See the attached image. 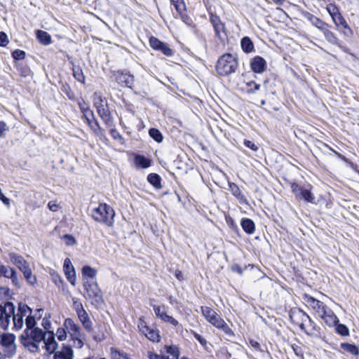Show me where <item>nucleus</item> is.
<instances>
[{
  "label": "nucleus",
  "instance_id": "obj_56",
  "mask_svg": "<svg viewBox=\"0 0 359 359\" xmlns=\"http://www.w3.org/2000/svg\"><path fill=\"white\" fill-rule=\"evenodd\" d=\"M243 144L246 147L254 151H257L259 149L258 146L256 144L248 140H245Z\"/></svg>",
  "mask_w": 359,
  "mask_h": 359
},
{
  "label": "nucleus",
  "instance_id": "obj_26",
  "mask_svg": "<svg viewBox=\"0 0 359 359\" xmlns=\"http://www.w3.org/2000/svg\"><path fill=\"white\" fill-rule=\"evenodd\" d=\"M330 26L327 24L326 26L322 29L321 32L323 33L325 39L332 45L339 46L340 42L336 34L329 29Z\"/></svg>",
  "mask_w": 359,
  "mask_h": 359
},
{
  "label": "nucleus",
  "instance_id": "obj_47",
  "mask_svg": "<svg viewBox=\"0 0 359 359\" xmlns=\"http://www.w3.org/2000/svg\"><path fill=\"white\" fill-rule=\"evenodd\" d=\"M8 278H10L11 280L12 284L15 285L17 287H20V283L19 278L17 276V272L15 269L11 270V272L10 273Z\"/></svg>",
  "mask_w": 359,
  "mask_h": 359
},
{
  "label": "nucleus",
  "instance_id": "obj_10",
  "mask_svg": "<svg viewBox=\"0 0 359 359\" xmlns=\"http://www.w3.org/2000/svg\"><path fill=\"white\" fill-rule=\"evenodd\" d=\"M64 326L70 335L76 340L79 346L82 347L83 342L81 340L82 334L79 326L72 318L65 319Z\"/></svg>",
  "mask_w": 359,
  "mask_h": 359
},
{
  "label": "nucleus",
  "instance_id": "obj_53",
  "mask_svg": "<svg viewBox=\"0 0 359 359\" xmlns=\"http://www.w3.org/2000/svg\"><path fill=\"white\" fill-rule=\"evenodd\" d=\"M12 57L16 60H23L25 57V52L22 50L16 49L12 52Z\"/></svg>",
  "mask_w": 359,
  "mask_h": 359
},
{
  "label": "nucleus",
  "instance_id": "obj_61",
  "mask_svg": "<svg viewBox=\"0 0 359 359\" xmlns=\"http://www.w3.org/2000/svg\"><path fill=\"white\" fill-rule=\"evenodd\" d=\"M219 329H222L226 334L229 336L233 334V331L225 322L223 323L222 326Z\"/></svg>",
  "mask_w": 359,
  "mask_h": 359
},
{
  "label": "nucleus",
  "instance_id": "obj_7",
  "mask_svg": "<svg viewBox=\"0 0 359 359\" xmlns=\"http://www.w3.org/2000/svg\"><path fill=\"white\" fill-rule=\"evenodd\" d=\"M164 349L168 355L158 354L152 351H148L147 356L149 359H179L180 351L177 346L166 345L165 346Z\"/></svg>",
  "mask_w": 359,
  "mask_h": 359
},
{
  "label": "nucleus",
  "instance_id": "obj_14",
  "mask_svg": "<svg viewBox=\"0 0 359 359\" xmlns=\"http://www.w3.org/2000/svg\"><path fill=\"white\" fill-rule=\"evenodd\" d=\"M76 312L78 316V318L81 323H82L83 327L88 332H91L93 330V323L90 320L88 313L85 311L81 304H79L76 307Z\"/></svg>",
  "mask_w": 359,
  "mask_h": 359
},
{
  "label": "nucleus",
  "instance_id": "obj_35",
  "mask_svg": "<svg viewBox=\"0 0 359 359\" xmlns=\"http://www.w3.org/2000/svg\"><path fill=\"white\" fill-rule=\"evenodd\" d=\"M72 71L74 79H76L79 82L84 83L85 76L81 68L79 66H74Z\"/></svg>",
  "mask_w": 359,
  "mask_h": 359
},
{
  "label": "nucleus",
  "instance_id": "obj_64",
  "mask_svg": "<svg viewBox=\"0 0 359 359\" xmlns=\"http://www.w3.org/2000/svg\"><path fill=\"white\" fill-rule=\"evenodd\" d=\"M0 201H1L5 205H10V199L4 196V194L1 191V189L0 188Z\"/></svg>",
  "mask_w": 359,
  "mask_h": 359
},
{
  "label": "nucleus",
  "instance_id": "obj_5",
  "mask_svg": "<svg viewBox=\"0 0 359 359\" xmlns=\"http://www.w3.org/2000/svg\"><path fill=\"white\" fill-rule=\"evenodd\" d=\"M15 337L13 334L6 333L0 335V355L11 357L15 353Z\"/></svg>",
  "mask_w": 359,
  "mask_h": 359
},
{
  "label": "nucleus",
  "instance_id": "obj_46",
  "mask_svg": "<svg viewBox=\"0 0 359 359\" xmlns=\"http://www.w3.org/2000/svg\"><path fill=\"white\" fill-rule=\"evenodd\" d=\"M158 50L162 52L165 55L168 57L172 56L174 54L172 49H171L169 46L164 42L162 43V45L159 47Z\"/></svg>",
  "mask_w": 359,
  "mask_h": 359
},
{
  "label": "nucleus",
  "instance_id": "obj_2",
  "mask_svg": "<svg viewBox=\"0 0 359 359\" xmlns=\"http://www.w3.org/2000/svg\"><path fill=\"white\" fill-rule=\"evenodd\" d=\"M238 59L231 53H225L217 60L215 69L218 75L226 76L238 69Z\"/></svg>",
  "mask_w": 359,
  "mask_h": 359
},
{
  "label": "nucleus",
  "instance_id": "obj_42",
  "mask_svg": "<svg viewBox=\"0 0 359 359\" xmlns=\"http://www.w3.org/2000/svg\"><path fill=\"white\" fill-rule=\"evenodd\" d=\"M36 324V321L35 319V317L32 316L31 313L25 319V325H26V329L30 330L32 329L35 328V325Z\"/></svg>",
  "mask_w": 359,
  "mask_h": 359
},
{
  "label": "nucleus",
  "instance_id": "obj_15",
  "mask_svg": "<svg viewBox=\"0 0 359 359\" xmlns=\"http://www.w3.org/2000/svg\"><path fill=\"white\" fill-rule=\"evenodd\" d=\"M115 81L121 86L132 88L134 84V76L130 73L117 72L114 74Z\"/></svg>",
  "mask_w": 359,
  "mask_h": 359
},
{
  "label": "nucleus",
  "instance_id": "obj_59",
  "mask_svg": "<svg viewBox=\"0 0 359 359\" xmlns=\"http://www.w3.org/2000/svg\"><path fill=\"white\" fill-rule=\"evenodd\" d=\"M64 238L65 239L66 243L68 245H73L76 243V240L72 235L65 234L64 236Z\"/></svg>",
  "mask_w": 359,
  "mask_h": 359
},
{
  "label": "nucleus",
  "instance_id": "obj_51",
  "mask_svg": "<svg viewBox=\"0 0 359 359\" xmlns=\"http://www.w3.org/2000/svg\"><path fill=\"white\" fill-rule=\"evenodd\" d=\"M210 323L216 327L220 328L224 323V320L217 313Z\"/></svg>",
  "mask_w": 359,
  "mask_h": 359
},
{
  "label": "nucleus",
  "instance_id": "obj_36",
  "mask_svg": "<svg viewBox=\"0 0 359 359\" xmlns=\"http://www.w3.org/2000/svg\"><path fill=\"white\" fill-rule=\"evenodd\" d=\"M149 135L153 140L158 143L161 142L163 140V136L161 132L157 128H150L149 130Z\"/></svg>",
  "mask_w": 359,
  "mask_h": 359
},
{
  "label": "nucleus",
  "instance_id": "obj_3",
  "mask_svg": "<svg viewBox=\"0 0 359 359\" xmlns=\"http://www.w3.org/2000/svg\"><path fill=\"white\" fill-rule=\"evenodd\" d=\"M93 105L96 108L97 114L104 121V124L108 128L114 127V119L109 109L107 101L100 93H94Z\"/></svg>",
  "mask_w": 359,
  "mask_h": 359
},
{
  "label": "nucleus",
  "instance_id": "obj_29",
  "mask_svg": "<svg viewBox=\"0 0 359 359\" xmlns=\"http://www.w3.org/2000/svg\"><path fill=\"white\" fill-rule=\"evenodd\" d=\"M241 46L242 50L246 53H251L255 50L253 42L248 36H244L241 39Z\"/></svg>",
  "mask_w": 359,
  "mask_h": 359
},
{
  "label": "nucleus",
  "instance_id": "obj_30",
  "mask_svg": "<svg viewBox=\"0 0 359 359\" xmlns=\"http://www.w3.org/2000/svg\"><path fill=\"white\" fill-rule=\"evenodd\" d=\"M147 181L156 189H161V177L156 173H150L147 176Z\"/></svg>",
  "mask_w": 359,
  "mask_h": 359
},
{
  "label": "nucleus",
  "instance_id": "obj_32",
  "mask_svg": "<svg viewBox=\"0 0 359 359\" xmlns=\"http://www.w3.org/2000/svg\"><path fill=\"white\" fill-rule=\"evenodd\" d=\"M135 163L137 166L142 168H147L151 165V160L142 155H137L135 157Z\"/></svg>",
  "mask_w": 359,
  "mask_h": 359
},
{
  "label": "nucleus",
  "instance_id": "obj_13",
  "mask_svg": "<svg viewBox=\"0 0 359 359\" xmlns=\"http://www.w3.org/2000/svg\"><path fill=\"white\" fill-rule=\"evenodd\" d=\"M306 304L311 307L318 316L320 317L323 313H325V311L328 307L321 301L316 299V298L306 294L304 297Z\"/></svg>",
  "mask_w": 359,
  "mask_h": 359
},
{
  "label": "nucleus",
  "instance_id": "obj_27",
  "mask_svg": "<svg viewBox=\"0 0 359 359\" xmlns=\"http://www.w3.org/2000/svg\"><path fill=\"white\" fill-rule=\"evenodd\" d=\"M241 225L245 233L248 234H252L255 232V222L251 219H242L241 222Z\"/></svg>",
  "mask_w": 359,
  "mask_h": 359
},
{
  "label": "nucleus",
  "instance_id": "obj_45",
  "mask_svg": "<svg viewBox=\"0 0 359 359\" xmlns=\"http://www.w3.org/2000/svg\"><path fill=\"white\" fill-rule=\"evenodd\" d=\"M299 199H303L309 203H313L315 198L310 190L305 189Z\"/></svg>",
  "mask_w": 359,
  "mask_h": 359
},
{
  "label": "nucleus",
  "instance_id": "obj_6",
  "mask_svg": "<svg viewBox=\"0 0 359 359\" xmlns=\"http://www.w3.org/2000/svg\"><path fill=\"white\" fill-rule=\"evenodd\" d=\"M15 311V307L11 302H6L4 305L0 304V325L4 330L8 327L10 318Z\"/></svg>",
  "mask_w": 359,
  "mask_h": 359
},
{
  "label": "nucleus",
  "instance_id": "obj_22",
  "mask_svg": "<svg viewBox=\"0 0 359 359\" xmlns=\"http://www.w3.org/2000/svg\"><path fill=\"white\" fill-rule=\"evenodd\" d=\"M74 351L71 346L62 345L60 351H56L54 353L53 359H73Z\"/></svg>",
  "mask_w": 359,
  "mask_h": 359
},
{
  "label": "nucleus",
  "instance_id": "obj_41",
  "mask_svg": "<svg viewBox=\"0 0 359 359\" xmlns=\"http://www.w3.org/2000/svg\"><path fill=\"white\" fill-rule=\"evenodd\" d=\"M202 313L205 318L210 322L217 313L209 307H201Z\"/></svg>",
  "mask_w": 359,
  "mask_h": 359
},
{
  "label": "nucleus",
  "instance_id": "obj_18",
  "mask_svg": "<svg viewBox=\"0 0 359 359\" xmlns=\"http://www.w3.org/2000/svg\"><path fill=\"white\" fill-rule=\"evenodd\" d=\"M11 262L15 264L22 272L29 267L28 262L24 257L15 252H10L8 254Z\"/></svg>",
  "mask_w": 359,
  "mask_h": 359
},
{
  "label": "nucleus",
  "instance_id": "obj_44",
  "mask_svg": "<svg viewBox=\"0 0 359 359\" xmlns=\"http://www.w3.org/2000/svg\"><path fill=\"white\" fill-rule=\"evenodd\" d=\"M12 269H13V268H11L8 265H4L0 262V277L8 278Z\"/></svg>",
  "mask_w": 359,
  "mask_h": 359
},
{
  "label": "nucleus",
  "instance_id": "obj_48",
  "mask_svg": "<svg viewBox=\"0 0 359 359\" xmlns=\"http://www.w3.org/2000/svg\"><path fill=\"white\" fill-rule=\"evenodd\" d=\"M326 9L330 15L331 16L332 19H333L334 17L337 16V15H339L340 13L338 8L334 4H330L329 5H327Z\"/></svg>",
  "mask_w": 359,
  "mask_h": 359
},
{
  "label": "nucleus",
  "instance_id": "obj_19",
  "mask_svg": "<svg viewBox=\"0 0 359 359\" xmlns=\"http://www.w3.org/2000/svg\"><path fill=\"white\" fill-rule=\"evenodd\" d=\"M250 67L255 73L262 74L266 68V62L261 56H255L250 61Z\"/></svg>",
  "mask_w": 359,
  "mask_h": 359
},
{
  "label": "nucleus",
  "instance_id": "obj_43",
  "mask_svg": "<svg viewBox=\"0 0 359 359\" xmlns=\"http://www.w3.org/2000/svg\"><path fill=\"white\" fill-rule=\"evenodd\" d=\"M171 3L173 4L176 11L179 14H182V13L184 12L186 9V6L183 0H173V1Z\"/></svg>",
  "mask_w": 359,
  "mask_h": 359
},
{
  "label": "nucleus",
  "instance_id": "obj_1",
  "mask_svg": "<svg viewBox=\"0 0 359 359\" xmlns=\"http://www.w3.org/2000/svg\"><path fill=\"white\" fill-rule=\"evenodd\" d=\"M46 335V332L39 327L29 331L25 330L20 337V341L30 352L36 353L39 351V344L45 340Z\"/></svg>",
  "mask_w": 359,
  "mask_h": 359
},
{
  "label": "nucleus",
  "instance_id": "obj_17",
  "mask_svg": "<svg viewBox=\"0 0 359 359\" xmlns=\"http://www.w3.org/2000/svg\"><path fill=\"white\" fill-rule=\"evenodd\" d=\"M63 269L68 281L72 285H76V272L72 262L69 258H66L64 262Z\"/></svg>",
  "mask_w": 359,
  "mask_h": 359
},
{
  "label": "nucleus",
  "instance_id": "obj_62",
  "mask_svg": "<svg viewBox=\"0 0 359 359\" xmlns=\"http://www.w3.org/2000/svg\"><path fill=\"white\" fill-rule=\"evenodd\" d=\"M292 348L296 355L303 356V350L301 346L297 345H292Z\"/></svg>",
  "mask_w": 359,
  "mask_h": 359
},
{
  "label": "nucleus",
  "instance_id": "obj_50",
  "mask_svg": "<svg viewBox=\"0 0 359 359\" xmlns=\"http://www.w3.org/2000/svg\"><path fill=\"white\" fill-rule=\"evenodd\" d=\"M27 311H29V313H32V309L27 304L20 303L17 314H20L22 316H25Z\"/></svg>",
  "mask_w": 359,
  "mask_h": 359
},
{
  "label": "nucleus",
  "instance_id": "obj_4",
  "mask_svg": "<svg viewBox=\"0 0 359 359\" xmlns=\"http://www.w3.org/2000/svg\"><path fill=\"white\" fill-rule=\"evenodd\" d=\"M114 215L115 212L113 208L106 203L100 204L92 212V217L94 220L104 223L109 226H112Z\"/></svg>",
  "mask_w": 359,
  "mask_h": 359
},
{
  "label": "nucleus",
  "instance_id": "obj_8",
  "mask_svg": "<svg viewBox=\"0 0 359 359\" xmlns=\"http://www.w3.org/2000/svg\"><path fill=\"white\" fill-rule=\"evenodd\" d=\"M290 321L299 327L302 331H305V324L309 315L299 308H293L289 312Z\"/></svg>",
  "mask_w": 359,
  "mask_h": 359
},
{
  "label": "nucleus",
  "instance_id": "obj_55",
  "mask_svg": "<svg viewBox=\"0 0 359 359\" xmlns=\"http://www.w3.org/2000/svg\"><path fill=\"white\" fill-rule=\"evenodd\" d=\"M8 42L7 34L4 32H0V46L5 47Z\"/></svg>",
  "mask_w": 359,
  "mask_h": 359
},
{
  "label": "nucleus",
  "instance_id": "obj_34",
  "mask_svg": "<svg viewBox=\"0 0 359 359\" xmlns=\"http://www.w3.org/2000/svg\"><path fill=\"white\" fill-rule=\"evenodd\" d=\"M82 274L84 277L93 280L97 275V271L90 266L85 265L82 267Z\"/></svg>",
  "mask_w": 359,
  "mask_h": 359
},
{
  "label": "nucleus",
  "instance_id": "obj_40",
  "mask_svg": "<svg viewBox=\"0 0 359 359\" xmlns=\"http://www.w3.org/2000/svg\"><path fill=\"white\" fill-rule=\"evenodd\" d=\"M25 278L30 284L34 285L36 282V276L32 274L30 267L22 271Z\"/></svg>",
  "mask_w": 359,
  "mask_h": 359
},
{
  "label": "nucleus",
  "instance_id": "obj_39",
  "mask_svg": "<svg viewBox=\"0 0 359 359\" xmlns=\"http://www.w3.org/2000/svg\"><path fill=\"white\" fill-rule=\"evenodd\" d=\"M13 316V325H14V327L16 329V330H20L22 326H23V318L24 316H22V315L20 314H15V313L13 314H12Z\"/></svg>",
  "mask_w": 359,
  "mask_h": 359
},
{
  "label": "nucleus",
  "instance_id": "obj_37",
  "mask_svg": "<svg viewBox=\"0 0 359 359\" xmlns=\"http://www.w3.org/2000/svg\"><path fill=\"white\" fill-rule=\"evenodd\" d=\"M332 21L334 22L337 27L341 26L345 29H348L351 32L350 27H348L346 21L345 20V19L344 18L341 13L334 17Z\"/></svg>",
  "mask_w": 359,
  "mask_h": 359
},
{
  "label": "nucleus",
  "instance_id": "obj_31",
  "mask_svg": "<svg viewBox=\"0 0 359 359\" xmlns=\"http://www.w3.org/2000/svg\"><path fill=\"white\" fill-rule=\"evenodd\" d=\"M340 347L350 354L357 356L359 355V347L355 344L344 342L341 343Z\"/></svg>",
  "mask_w": 359,
  "mask_h": 359
},
{
  "label": "nucleus",
  "instance_id": "obj_9",
  "mask_svg": "<svg viewBox=\"0 0 359 359\" xmlns=\"http://www.w3.org/2000/svg\"><path fill=\"white\" fill-rule=\"evenodd\" d=\"M137 327L149 340L154 343H158L161 341V336L159 331L157 329H152L147 326L146 322L140 318L137 324Z\"/></svg>",
  "mask_w": 359,
  "mask_h": 359
},
{
  "label": "nucleus",
  "instance_id": "obj_63",
  "mask_svg": "<svg viewBox=\"0 0 359 359\" xmlns=\"http://www.w3.org/2000/svg\"><path fill=\"white\" fill-rule=\"evenodd\" d=\"M48 209L52 212H56L58 210V205L55 201H50L48 203Z\"/></svg>",
  "mask_w": 359,
  "mask_h": 359
},
{
  "label": "nucleus",
  "instance_id": "obj_52",
  "mask_svg": "<svg viewBox=\"0 0 359 359\" xmlns=\"http://www.w3.org/2000/svg\"><path fill=\"white\" fill-rule=\"evenodd\" d=\"M162 43L163 41H160L158 39L154 36H151L149 39V44L151 47L156 50L159 49V47L162 45Z\"/></svg>",
  "mask_w": 359,
  "mask_h": 359
},
{
  "label": "nucleus",
  "instance_id": "obj_58",
  "mask_svg": "<svg viewBox=\"0 0 359 359\" xmlns=\"http://www.w3.org/2000/svg\"><path fill=\"white\" fill-rule=\"evenodd\" d=\"M324 145L327 147L330 150H331L339 158L342 160L344 162H348V159L346 158L345 156L342 155L341 154L339 153L338 151L334 150L331 147H330L327 144H324Z\"/></svg>",
  "mask_w": 359,
  "mask_h": 359
},
{
  "label": "nucleus",
  "instance_id": "obj_38",
  "mask_svg": "<svg viewBox=\"0 0 359 359\" xmlns=\"http://www.w3.org/2000/svg\"><path fill=\"white\" fill-rule=\"evenodd\" d=\"M336 332L343 337H346L349 335V329L348 327L344 325L341 324L339 322L334 325Z\"/></svg>",
  "mask_w": 359,
  "mask_h": 359
},
{
  "label": "nucleus",
  "instance_id": "obj_23",
  "mask_svg": "<svg viewBox=\"0 0 359 359\" xmlns=\"http://www.w3.org/2000/svg\"><path fill=\"white\" fill-rule=\"evenodd\" d=\"M325 313H323L320 318H322L325 323L329 327H334L337 323L339 322V319L337 316L334 314V313L330 309H327Z\"/></svg>",
  "mask_w": 359,
  "mask_h": 359
},
{
  "label": "nucleus",
  "instance_id": "obj_20",
  "mask_svg": "<svg viewBox=\"0 0 359 359\" xmlns=\"http://www.w3.org/2000/svg\"><path fill=\"white\" fill-rule=\"evenodd\" d=\"M306 323H309V329L307 330L305 327L304 333L310 337L315 338H321L322 337V331L320 327H319L309 316L308 319H306Z\"/></svg>",
  "mask_w": 359,
  "mask_h": 359
},
{
  "label": "nucleus",
  "instance_id": "obj_16",
  "mask_svg": "<svg viewBox=\"0 0 359 359\" xmlns=\"http://www.w3.org/2000/svg\"><path fill=\"white\" fill-rule=\"evenodd\" d=\"M210 22L214 28L216 36L219 39H222L221 34L226 31L224 23L222 22L217 15L213 14L212 13H210Z\"/></svg>",
  "mask_w": 359,
  "mask_h": 359
},
{
  "label": "nucleus",
  "instance_id": "obj_60",
  "mask_svg": "<svg viewBox=\"0 0 359 359\" xmlns=\"http://www.w3.org/2000/svg\"><path fill=\"white\" fill-rule=\"evenodd\" d=\"M231 270L233 272L238 273L240 276L243 275V268L238 264H234L231 266Z\"/></svg>",
  "mask_w": 359,
  "mask_h": 359
},
{
  "label": "nucleus",
  "instance_id": "obj_57",
  "mask_svg": "<svg viewBox=\"0 0 359 359\" xmlns=\"http://www.w3.org/2000/svg\"><path fill=\"white\" fill-rule=\"evenodd\" d=\"M66 329H64V328H58L57 330V339L60 340V341H63L66 339L67 337V333H66Z\"/></svg>",
  "mask_w": 359,
  "mask_h": 359
},
{
  "label": "nucleus",
  "instance_id": "obj_54",
  "mask_svg": "<svg viewBox=\"0 0 359 359\" xmlns=\"http://www.w3.org/2000/svg\"><path fill=\"white\" fill-rule=\"evenodd\" d=\"M110 134L112 136V137L115 140H119V142L122 144L124 141V138L122 137V135L114 128H111L110 130Z\"/></svg>",
  "mask_w": 359,
  "mask_h": 359
},
{
  "label": "nucleus",
  "instance_id": "obj_33",
  "mask_svg": "<svg viewBox=\"0 0 359 359\" xmlns=\"http://www.w3.org/2000/svg\"><path fill=\"white\" fill-rule=\"evenodd\" d=\"M110 353L112 359H130L129 354L114 347L110 348Z\"/></svg>",
  "mask_w": 359,
  "mask_h": 359
},
{
  "label": "nucleus",
  "instance_id": "obj_25",
  "mask_svg": "<svg viewBox=\"0 0 359 359\" xmlns=\"http://www.w3.org/2000/svg\"><path fill=\"white\" fill-rule=\"evenodd\" d=\"M43 341L44 342V346L48 353L51 354L56 352L55 351L57 348V343L55 339V337L53 332L50 333L48 338H45V340H43Z\"/></svg>",
  "mask_w": 359,
  "mask_h": 359
},
{
  "label": "nucleus",
  "instance_id": "obj_28",
  "mask_svg": "<svg viewBox=\"0 0 359 359\" xmlns=\"http://www.w3.org/2000/svg\"><path fill=\"white\" fill-rule=\"evenodd\" d=\"M36 35L38 41L43 45L47 46L51 43V36L47 32L38 29Z\"/></svg>",
  "mask_w": 359,
  "mask_h": 359
},
{
  "label": "nucleus",
  "instance_id": "obj_24",
  "mask_svg": "<svg viewBox=\"0 0 359 359\" xmlns=\"http://www.w3.org/2000/svg\"><path fill=\"white\" fill-rule=\"evenodd\" d=\"M229 191L231 192L232 195L236 198L240 203L241 204H248V201L246 197L243 194L238 186L233 183L229 182Z\"/></svg>",
  "mask_w": 359,
  "mask_h": 359
},
{
  "label": "nucleus",
  "instance_id": "obj_21",
  "mask_svg": "<svg viewBox=\"0 0 359 359\" xmlns=\"http://www.w3.org/2000/svg\"><path fill=\"white\" fill-rule=\"evenodd\" d=\"M302 15L308 21H309L312 25L315 26L317 29L319 30H322L323 28H324L327 23L323 21L321 19L318 18V17L313 15L311 13L308 11H302Z\"/></svg>",
  "mask_w": 359,
  "mask_h": 359
},
{
  "label": "nucleus",
  "instance_id": "obj_49",
  "mask_svg": "<svg viewBox=\"0 0 359 359\" xmlns=\"http://www.w3.org/2000/svg\"><path fill=\"white\" fill-rule=\"evenodd\" d=\"M246 85L249 87L247 90L248 93H255L260 89V85L253 81L248 82Z\"/></svg>",
  "mask_w": 359,
  "mask_h": 359
},
{
  "label": "nucleus",
  "instance_id": "obj_12",
  "mask_svg": "<svg viewBox=\"0 0 359 359\" xmlns=\"http://www.w3.org/2000/svg\"><path fill=\"white\" fill-rule=\"evenodd\" d=\"M83 286L89 298L95 299L96 301L102 299V291L96 281L86 280L83 283Z\"/></svg>",
  "mask_w": 359,
  "mask_h": 359
},
{
  "label": "nucleus",
  "instance_id": "obj_11",
  "mask_svg": "<svg viewBox=\"0 0 359 359\" xmlns=\"http://www.w3.org/2000/svg\"><path fill=\"white\" fill-rule=\"evenodd\" d=\"M83 116L85 117L88 125L93 130L97 135H100L102 133V129L97 119L94 117V113L88 107L81 108Z\"/></svg>",
  "mask_w": 359,
  "mask_h": 359
}]
</instances>
